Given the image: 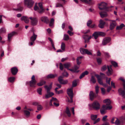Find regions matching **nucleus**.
<instances>
[{
  "label": "nucleus",
  "instance_id": "25",
  "mask_svg": "<svg viewBox=\"0 0 125 125\" xmlns=\"http://www.w3.org/2000/svg\"><path fill=\"white\" fill-rule=\"evenodd\" d=\"M37 37V35H36L34 32H33V35L31 37L30 40L31 41H33L36 40Z\"/></svg>",
  "mask_w": 125,
  "mask_h": 125
},
{
  "label": "nucleus",
  "instance_id": "5",
  "mask_svg": "<svg viewBox=\"0 0 125 125\" xmlns=\"http://www.w3.org/2000/svg\"><path fill=\"white\" fill-rule=\"evenodd\" d=\"M24 4L25 6L29 8H31L34 3L32 0H24Z\"/></svg>",
  "mask_w": 125,
  "mask_h": 125
},
{
  "label": "nucleus",
  "instance_id": "54",
  "mask_svg": "<svg viewBox=\"0 0 125 125\" xmlns=\"http://www.w3.org/2000/svg\"><path fill=\"white\" fill-rule=\"evenodd\" d=\"M63 6L60 3H56V7H62Z\"/></svg>",
  "mask_w": 125,
  "mask_h": 125
},
{
  "label": "nucleus",
  "instance_id": "40",
  "mask_svg": "<svg viewBox=\"0 0 125 125\" xmlns=\"http://www.w3.org/2000/svg\"><path fill=\"white\" fill-rule=\"evenodd\" d=\"M65 45L64 43L62 42L61 46V48L62 50L64 51L65 49Z\"/></svg>",
  "mask_w": 125,
  "mask_h": 125
},
{
  "label": "nucleus",
  "instance_id": "29",
  "mask_svg": "<svg viewBox=\"0 0 125 125\" xmlns=\"http://www.w3.org/2000/svg\"><path fill=\"white\" fill-rule=\"evenodd\" d=\"M125 27L124 24L123 23H122L119 26H117L116 29V30H121L123 27Z\"/></svg>",
  "mask_w": 125,
  "mask_h": 125
},
{
  "label": "nucleus",
  "instance_id": "18",
  "mask_svg": "<svg viewBox=\"0 0 125 125\" xmlns=\"http://www.w3.org/2000/svg\"><path fill=\"white\" fill-rule=\"evenodd\" d=\"M105 24V22L101 19L99 21V24L98 25V27L101 28H103L104 27Z\"/></svg>",
  "mask_w": 125,
  "mask_h": 125
},
{
  "label": "nucleus",
  "instance_id": "6",
  "mask_svg": "<svg viewBox=\"0 0 125 125\" xmlns=\"http://www.w3.org/2000/svg\"><path fill=\"white\" fill-rule=\"evenodd\" d=\"M92 50H90V51H89L88 50L86 49H84L82 48H80V51L81 53L83 54H87L88 55H92V54L91 51Z\"/></svg>",
  "mask_w": 125,
  "mask_h": 125
},
{
  "label": "nucleus",
  "instance_id": "31",
  "mask_svg": "<svg viewBox=\"0 0 125 125\" xmlns=\"http://www.w3.org/2000/svg\"><path fill=\"white\" fill-rule=\"evenodd\" d=\"M15 79V78L13 77H9L8 79V80L9 82L12 83L13 82Z\"/></svg>",
  "mask_w": 125,
  "mask_h": 125
},
{
  "label": "nucleus",
  "instance_id": "47",
  "mask_svg": "<svg viewBox=\"0 0 125 125\" xmlns=\"http://www.w3.org/2000/svg\"><path fill=\"white\" fill-rule=\"evenodd\" d=\"M99 36H104L105 35V33L102 32L98 31Z\"/></svg>",
  "mask_w": 125,
  "mask_h": 125
},
{
  "label": "nucleus",
  "instance_id": "39",
  "mask_svg": "<svg viewBox=\"0 0 125 125\" xmlns=\"http://www.w3.org/2000/svg\"><path fill=\"white\" fill-rule=\"evenodd\" d=\"M24 112L25 115L27 117H28L30 114V112L27 110H24Z\"/></svg>",
  "mask_w": 125,
  "mask_h": 125
},
{
  "label": "nucleus",
  "instance_id": "12",
  "mask_svg": "<svg viewBox=\"0 0 125 125\" xmlns=\"http://www.w3.org/2000/svg\"><path fill=\"white\" fill-rule=\"evenodd\" d=\"M18 69L16 67L12 68L10 69V71L12 74L13 75H16L18 72Z\"/></svg>",
  "mask_w": 125,
  "mask_h": 125
},
{
  "label": "nucleus",
  "instance_id": "28",
  "mask_svg": "<svg viewBox=\"0 0 125 125\" xmlns=\"http://www.w3.org/2000/svg\"><path fill=\"white\" fill-rule=\"evenodd\" d=\"M15 33L14 32H13L9 34L8 35V41H10L11 38L12 36L15 34Z\"/></svg>",
  "mask_w": 125,
  "mask_h": 125
},
{
  "label": "nucleus",
  "instance_id": "49",
  "mask_svg": "<svg viewBox=\"0 0 125 125\" xmlns=\"http://www.w3.org/2000/svg\"><path fill=\"white\" fill-rule=\"evenodd\" d=\"M63 78V77L62 76H60L58 78V81L60 83H61V82H62V81L63 80L62 79Z\"/></svg>",
  "mask_w": 125,
  "mask_h": 125
},
{
  "label": "nucleus",
  "instance_id": "59",
  "mask_svg": "<svg viewBox=\"0 0 125 125\" xmlns=\"http://www.w3.org/2000/svg\"><path fill=\"white\" fill-rule=\"evenodd\" d=\"M92 23V21L91 20H89L87 23V25L89 27L91 25V24Z\"/></svg>",
  "mask_w": 125,
  "mask_h": 125
},
{
  "label": "nucleus",
  "instance_id": "7",
  "mask_svg": "<svg viewBox=\"0 0 125 125\" xmlns=\"http://www.w3.org/2000/svg\"><path fill=\"white\" fill-rule=\"evenodd\" d=\"M107 4L105 2H102L99 4V8L100 10H104L106 11H108L109 10L107 9L106 7Z\"/></svg>",
  "mask_w": 125,
  "mask_h": 125
},
{
  "label": "nucleus",
  "instance_id": "30",
  "mask_svg": "<svg viewBox=\"0 0 125 125\" xmlns=\"http://www.w3.org/2000/svg\"><path fill=\"white\" fill-rule=\"evenodd\" d=\"M67 114L68 117H70L71 116V114L69 108L68 107L66 108V110L65 112Z\"/></svg>",
  "mask_w": 125,
  "mask_h": 125
},
{
  "label": "nucleus",
  "instance_id": "8",
  "mask_svg": "<svg viewBox=\"0 0 125 125\" xmlns=\"http://www.w3.org/2000/svg\"><path fill=\"white\" fill-rule=\"evenodd\" d=\"M37 81L35 80V76L33 75L31 77V80L30 82V86L32 87H35Z\"/></svg>",
  "mask_w": 125,
  "mask_h": 125
},
{
  "label": "nucleus",
  "instance_id": "63",
  "mask_svg": "<svg viewBox=\"0 0 125 125\" xmlns=\"http://www.w3.org/2000/svg\"><path fill=\"white\" fill-rule=\"evenodd\" d=\"M107 69L106 66L105 65L103 66L101 68L102 71H104L106 70Z\"/></svg>",
  "mask_w": 125,
  "mask_h": 125
},
{
  "label": "nucleus",
  "instance_id": "56",
  "mask_svg": "<svg viewBox=\"0 0 125 125\" xmlns=\"http://www.w3.org/2000/svg\"><path fill=\"white\" fill-rule=\"evenodd\" d=\"M99 87L98 85L96 86L95 87V90L96 94H98L99 92Z\"/></svg>",
  "mask_w": 125,
  "mask_h": 125
},
{
  "label": "nucleus",
  "instance_id": "11",
  "mask_svg": "<svg viewBox=\"0 0 125 125\" xmlns=\"http://www.w3.org/2000/svg\"><path fill=\"white\" fill-rule=\"evenodd\" d=\"M83 37L84 40V42L85 43H88L89 41V40L91 39L92 36H88V35H85L83 36Z\"/></svg>",
  "mask_w": 125,
  "mask_h": 125
},
{
  "label": "nucleus",
  "instance_id": "24",
  "mask_svg": "<svg viewBox=\"0 0 125 125\" xmlns=\"http://www.w3.org/2000/svg\"><path fill=\"white\" fill-rule=\"evenodd\" d=\"M101 17L102 18L106 17L108 16L107 13L106 12L102 11L99 13Z\"/></svg>",
  "mask_w": 125,
  "mask_h": 125
},
{
  "label": "nucleus",
  "instance_id": "50",
  "mask_svg": "<svg viewBox=\"0 0 125 125\" xmlns=\"http://www.w3.org/2000/svg\"><path fill=\"white\" fill-rule=\"evenodd\" d=\"M111 63L115 67H116L117 66V64L116 62L112 61L111 62Z\"/></svg>",
  "mask_w": 125,
  "mask_h": 125
},
{
  "label": "nucleus",
  "instance_id": "23",
  "mask_svg": "<svg viewBox=\"0 0 125 125\" xmlns=\"http://www.w3.org/2000/svg\"><path fill=\"white\" fill-rule=\"evenodd\" d=\"M103 102L104 103L106 104V105H107V106L111 105L110 104L111 103V102L109 99H107L104 100L103 101Z\"/></svg>",
  "mask_w": 125,
  "mask_h": 125
},
{
  "label": "nucleus",
  "instance_id": "2",
  "mask_svg": "<svg viewBox=\"0 0 125 125\" xmlns=\"http://www.w3.org/2000/svg\"><path fill=\"white\" fill-rule=\"evenodd\" d=\"M89 109H91L92 107L96 110L99 109L100 108V105L98 101H95L92 104H89L88 105Z\"/></svg>",
  "mask_w": 125,
  "mask_h": 125
},
{
  "label": "nucleus",
  "instance_id": "13",
  "mask_svg": "<svg viewBox=\"0 0 125 125\" xmlns=\"http://www.w3.org/2000/svg\"><path fill=\"white\" fill-rule=\"evenodd\" d=\"M54 95V94L52 92H47V94H46L44 96H43L42 97L44 99H47L49 97H51L52 96Z\"/></svg>",
  "mask_w": 125,
  "mask_h": 125
},
{
  "label": "nucleus",
  "instance_id": "14",
  "mask_svg": "<svg viewBox=\"0 0 125 125\" xmlns=\"http://www.w3.org/2000/svg\"><path fill=\"white\" fill-rule=\"evenodd\" d=\"M41 20L43 22L46 24H48L49 22V20L47 17L43 16L41 18Z\"/></svg>",
  "mask_w": 125,
  "mask_h": 125
},
{
  "label": "nucleus",
  "instance_id": "20",
  "mask_svg": "<svg viewBox=\"0 0 125 125\" xmlns=\"http://www.w3.org/2000/svg\"><path fill=\"white\" fill-rule=\"evenodd\" d=\"M112 67V65H110L109 67L108 65L107 66L108 71L106 73L108 76L110 75L112 73V70L111 69Z\"/></svg>",
  "mask_w": 125,
  "mask_h": 125
},
{
  "label": "nucleus",
  "instance_id": "34",
  "mask_svg": "<svg viewBox=\"0 0 125 125\" xmlns=\"http://www.w3.org/2000/svg\"><path fill=\"white\" fill-rule=\"evenodd\" d=\"M63 66L65 68H67L68 69V68H69V67H71V64L70 63H66L64 64Z\"/></svg>",
  "mask_w": 125,
  "mask_h": 125
},
{
  "label": "nucleus",
  "instance_id": "41",
  "mask_svg": "<svg viewBox=\"0 0 125 125\" xmlns=\"http://www.w3.org/2000/svg\"><path fill=\"white\" fill-rule=\"evenodd\" d=\"M54 20L53 18H52L51 19L50 23L49 24V25L50 26H52L54 24Z\"/></svg>",
  "mask_w": 125,
  "mask_h": 125
},
{
  "label": "nucleus",
  "instance_id": "16",
  "mask_svg": "<svg viewBox=\"0 0 125 125\" xmlns=\"http://www.w3.org/2000/svg\"><path fill=\"white\" fill-rule=\"evenodd\" d=\"M38 20L37 18L35 17H33V19L31 21V24L33 26H35L37 25Z\"/></svg>",
  "mask_w": 125,
  "mask_h": 125
},
{
  "label": "nucleus",
  "instance_id": "21",
  "mask_svg": "<svg viewBox=\"0 0 125 125\" xmlns=\"http://www.w3.org/2000/svg\"><path fill=\"white\" fill-rule=\"evenodd\" d=\"M118 92L120 95H121L123 98H125V92L123 90H122V89L120 88L118 90Z\"/></svg>",
  "mask_w": 125,
  "mask_h": 125
},
{
  "label": "nucleus",
  "instance_id": "3",
  "mask_svg": "<svg viewBox=\"0 0 125 125\" xmlns=\"http://www.w3.org/2000/svg\"><path fill=\"white\" fill-rule=\"evenodd\" d=\"M38 5L39 7H38L35 4L34 7V10L35 11H37L39 13L42 14L44 12L45 10L43 8L42 4L41 3H39Z\"/></svg>",
  "mask_w": 125,
  "mask_h": 125
},
{
  "label": "nucleus",
  "instance_id": "46",
  "mask_svg": "<svg viewBox=\"0 0 125 125\" xmlns=\"http://www.w3.org/2000/svg\"><path fill=\"white\" fill-rule=\"evenodd\" d=\"M69 39V36L67 34L64 35V40L65 41H67Z\"/></svg>",
  "mask_w": 125,
  "mask_h": 125
},
{
  "label": "nucleus",
  "instance_id": "42",
  "mask_svg": "<svg viewBox=\"0 0 125 125\" xmlns=\"http://www.w3.org/2000/svg\"><path fill=\"white\" fill-rule=\"evenodd\" d=\"M46 82L45 81H42L40 82V83H38L37 84V85L39 86H41L43 84H45Z\"/></svg>",
  "mask_w": 125,
  "mask_h": 125
},
{
  "label": "nucleus",
  "instance_id": "27",
  "mask_svg": "<svg viewBox=\"0 0 125 125\" xmlns=\"http://www.w3.org/2000/svg\"><path fill=\"white\" fill-rule=\"evenodd\" d=\"M18 8L17 9H14V10L16 11H21L23 9V8L21 6V4H19L18 5Z\"/></svg>",
  "mask_w": 125,
  "mask_h": 125
},
{
  "label": "nucleus",
  "instance_id": "9",
  "mask_svg": "<svg viewBox=\"0 0 125 125\" xmlns=\"http://www.w3.org/2000/svg\"><path fill=\"white\" fill-rule=\"evenodd\" d=\"M95 76L96 77L97 79V80L98 83L101 85H103L104 87L106 86L105 84H104L103 83L102 79V77L98 74H96Z\"/></svg>",
  "mask_w": 125,
  "mask_h": 125
},
{
  "label": "nucleus",
  "instance_id": "55",
  "mask_svg": "<svg viewBox=\"0 0 125 125\" xmlns=\"http://www.w3.org/2000/svg\"><path fill=\"white\" fill-rule=\"evenodd\" d=\"M101 93L103 95H104L105 93V89L104 88H101Z\"/></svg>",
  "mask_w": 125,
  "mask_h": 125
},
{
  "label": "nucleus",
  "instance_id": "52",
  "mask_svg": "<svg viewBox=\"0 0 125 125\" xmlns=\"http://www.w3.org/2000/svg\"><path fill=\"white\" fill-rule=\"evenodd\" d=\"M68 83V81L67 80H63L62 82H61L60 84H66Z\"/></svg>",
  "mask_w": 125,
  "mask_h": 125
},
{
  "label": "nucleus",
  "instance_id": "32",
  "mask_svg": "<svg viewBox=\"0 0 125 125\" xmlns=\"http://www.w3.org/2000/svg\"><path fill=\"white\" fill-rule=\"evenodd\" d=\"M48 40H49V41L51 42V44L52 45V46L53 48L54 49V50H55L56 49L55 48V47L54 44V43L53 41L49 37L48 38Z\"/></svg>",
  "mask_w": 125,
  "mask_h": 125
},
{
  "label": "nucleus",
  "instance_id": "19",
  "mask_svg": "<svg viewBox=\"0 0 125 125\" xmlns=\"http://www.w3.org/2000/svg\"><path fill=\"white\" fill-rule=\"evenodd\" d=\"M57 76V75L56 74H50L47 76L46 77L47 79H54Z\"/></svg>",
  "mask_w": 125,
  "mask_h": 125
},
{
  "label": "nucleus",
  "instance_id": "64",
  "mask_svg": "<svg viewBox=\"0 0 125 125\" xmlns=\"http://www.w3.org/2000/svg\"><path fill=\"white\" fill-rule=\"evenodd\" d=\"M70 30H68L67 31V33L71 36L73 35V33Z\"/></svg>",
  "mask_w": 125,
  "mask_h": 125
},
{
  "label": "nucleus",
  "instance_id": "60",
  "mask_svg": "<svg viewBox=\"0 0 125 125\" xmlns=\"http://www.w3.org/2000/svg\"><path fill=\"white\" fill-rule=\"evenodd\" d=\"M60 70H62L63 69V65L62 64L60 63Z\"/></svg>",
  "mask_w": 125,
  "mask_h": 125
},
{
  "label": "nucleus",
  "instance_id": "43",
  "mask_svg": "<svg viewBox=\"0 0 125 125\" xmlns=\"http://www.w3.org/2000/svg\"><path fill=\"white\" fill-rule=\"evenodd\" d=\"M62 75L63 77H67L68 76V74L67 72L65 71L62 73Z\"/></svg>",
  "mask_w": 125,
  "mask_h": 125
},
{
  "label": "nucleus",
  "instance_id": "17",
  "mask_svg": "<svg viewBox=\"0 0 125 125\" xmlns=\"http://www.w3.org/2000/svg\"><path fill=\"white\" fill-rule=\"evenodd\" d=\"M89 96L90 99L91 100H93L94 97H96V96L95 94H94L92 91H91L89 93Z\"/></svg>",
  "mask_w": 125,
  "mask_h": 125
},
{
  "label": "nucleus",
  "instance_id": "26",
  "mask_svg": "<svg viewBox=\"0 0 125 125\" xmlns=\"http://www.w3.org/2000/svg\"><path fill=\"white\" fill-rule=\"evenodd\" d=\"M21 20L22 21H24L26 23H28L29 20L27 17L25 16L22 17L21 18Z\"/></svg>",
  "mask_w": 125,
  "mask_h": 125
},
{
  "label": "nucleus",
  "instance_id": "37",
  "mask_svg": "<svg viewBox=\"0 0 125 125\" xmlns=\"http://www.w3.org/2000/svg\"><path fill=\"white\" fill-rule=\"evenodd\" d=\"M81 1L84 2L85 3L87 4H90L93 0H80Z\"/></svg>",
  "mask_w": 125,
  "mask_h": 125
},
{
  "label": "nucleus",
  "instance_id": "35",
  "mask_svg": "<svg viewBox=\"0 0 125 125\" xmlns=\"http://www.w3.org/2000/svg\"><path fill=\"white\" fill-rule=\"evenodd\" d=\"M96 80L94 76H92L90 80L91 83H96Z\"/></svg>",
  "mask_w": 125,
  "mask_h": 125
},
{
  "label": "nucleus",
  "instance_id": "4",
  "mask_svg": "<svg viewBox=\"0 0 125 125\" xmlns=\"http://www.w3.org/2000/svg\"><path fill=\"white\" fill-rule=\"evenodd\" d=\"M112 108V107L111 105L107 106L104 105H103L102 108L100 110L101 113L102 114H104L106 113V110H110Z\"/></svg>",
  "mask_w": 125,
  "mask_h": 125
},
{
  "label": "nucleus",
  "instance_id": "45",
  "mask_svg": "<svg viewBox=\"0 0 125 125\" xmlns=\"http://www.w3.org/2000/svg\"><path fill=\"white\" fill-rule=\"evenodd\" d=\"M98 64H100L102 62V59L100 58H96Z\"/></svg>",
  "mask_w": 125,
  "mask_h": 125
},
{
  "label": "nucleus",
  "instance_id": "15",
  "mask_svg": "<svg viewBox=\"0 0 125 125\" xmlns=\"http://www.w3.org/2000/svg\"><path fill=\"white\" fill-rule=\"evenodd\" d=\"M111 38L109 37L105 38L102 41V44L103 45H105L107 43H109L111 41Z\"/></svg>",
  "mask_w": 125,
  "mask_h": 125
},
{
  "label": "nucleus",
  "instance_id": "48",
  "mask_svg": "<svg viewBox=\"0 0 125 125\" xmlns=\"http://www.w3.org/2000/svg\"><path fill=\"white\" fill-rule=\"evenodd\" d=\"M120 122L118 119H117L116 120L115 122V124L116 125H119L120 124Z\"/></svg>",
  "mask_w": 125,
  "mask_h": 125
},
{
  "label": "nucleus",
  "instance_id": "22",
  "mask_svg": "<svg viewBox=\"0 0 125 125\" xmlns=\"http://www.w3.org/2000/svg\"><path fill=\"white\" fill-rule=\"evenodd\" d=\"M52 83H51L49 85V86L47 85H45L44 86V88L47 90V92H50V90H51L52 87Z\"/></svg>",
  "mask_w": 125,
  "mask_h": 125
},
{
  "label": "nucleus",
  "instance_id": "36",
  "mask_svg": "<svg viewBox=\"0 0 125 125\" xmlns=\"http://www.w3.org/2000/svg\"><path fill=\"white\" fill-rule=\"evenodd\" d=\"M74 69L68 68V70H69L72 72H74L76 70L78 69V67L77 66L75 65L74 66Z\"/></svg>",
  "mask_w": 125,
  "mask_h": 125
},
{
  "label": "nucleus",
  "instance_id": "62",
  "mask_svg": "<svg viewBox=\"0 0 125 125\" xmlns=\"http://www.w3.org/2000/svg\"><path fill=\"white\" fill-rule=\"evenodd\" d=\"M82 73L83 74L84 76L85 75H87L89 73V72L87 71H86L83 73Z\"/></svg>",
  "mask_w": 125,
  "mask_h": 125
},
{
  "label": "nucleus",
  "instance_id": "53",
  "mask_svg": "<svg viewBox=\"0 0 125 125\" xmlns=\"http://www.w3.org/2000/svg\"><path fill=\"white\" fill-rule=\"evenodd\" d=\"M6 31L5 29L4 28H1L0 30V33H5Z\"/></svg>",
  "mask_w": 125,
  "mask_h": 125
},
{
  "label": "nucleus",
  "instance_id": "51",
  "mask_svg": "<svg viewBox=\"0 0 125 125\" xmlns=\"http://www.w3.org/2000/svg\"><path fill=\"white\" fill-rule=\"evenodd\" d=\"M37 110L38 111H40L42 110L43 107L42 106L40 105H38L37 106Z\"/></svg>",
  "mask_w": 125,
  "mask_h": 125
},
{
  "label": "nucleus",
  "instance_id": "58",
  "mask_svg": "<svg viewBox=\"0 0 125 125\" xmlns=\"http://www.w3.org/2000/svg\"><path fill=\"white\" fill-rule=\"evenodd\" d=\"M100 118H98L97 119L95 120H94V124H95L96 123L100 121Z\"/></svg>",
  "mask_w": 125,
  "mask_h": 125
},
{
  "label": "nucleus",
  "instance_id": "10",
  "mask_svg": "<svg viewBox=\"0 0 125 125\" xmlns=\"http://www.w3.org/2000/svg\"><path fill=\"white\" fill-rule=\"evenodd\" d=\"M111 21V22L110 23L109 28L110 30H112L116 26L117 23L116 22V21L115 20Z\"/></svg>",
  "mask_w": 125,
  "mask_h": 125
},
{
  "label": "nucleus",
  "instance_id": "38",
  "mask_svg": "<svg viewBox=\"0 0 125 125\" xmlns=\"http://www.w3.org/2000/svg\"><path fill=\"white\" fill-rule=\"evenodd\" d=\"M97 115H94L91 114V119L93 120H95L97 117Z\"/></svg>",
  "mask_w": 125,
  "mask_h": 125
},
{
  "label": "nucleus",
  "instance_id": "44",
  "mask_svg": "<svg viewBox=\"0 0 125 125\" xmlns=\"http://www.w3.org/2000/svg\"><path fill=\"white\" fill-rule=\"evenodd\" d=\"M42 88H38L37 90V91L38 93L40 95H42Z\"/></svg>",
  "mask_w": 125,
  "mask_h": 125
},
{
  "label": "nucleus",
  "instance_id": "1",
  "mask_svg": "<svg viewBox=\"0 0 125 125\" xmlns=\"http://www.w3.org/2000/svg\"><path fill=\"white\" fill-rule=\"evenodd\" d=\"M77 81L76 80H74L72 82V86L69 88H68L67 90V93L70 98L69 100L68 98V102L69 103H72L73 102V87H76L77 85Z\"/></svg>",
  "mask_w": 125,
  "mask_h": 125
},
{
  "label": "nucleus",
  "instance_id": "33",
  "mask_svg": "<svg viewBox=\"0 0 125 125\" xmlns=\"http://www.w3.org/2000/svg\"><path fill=\"white\" fill-rule=\"evenodd\" d=\"M93 36L94 37L95 39H96L99 36L98 32H94L93 34Z\"/></svg>",
  "mask_w": 125,
  "mask_h": 125
},
{
  "label": "nucleus",
  "instance_id": "61",
  "mask_svg": "<svg viewBox=\"0 0 125 125\" xmlns=\"http://www.w3.org/2000/svg\"><path fill=\"white\" fill-rule=\"evenodd\" d=\"M52 100L53 101H54V102H56L57 103H58V101L57 100V98H55L52 97Z\"/></svg>",
  "mask_w": 125,
  "mask_h": 125
},
{
  "label": "nucleus",
  "instance_id": "57",
  "mask_svg": "<svg viewBox=\"0 0 125 125\" xmlns=\"http://www.w3.org/2000/svg\"><path fill=\"white\" fill-rule=\"evenodd\" d=\"M106 82L107 83H108L109 85H110V82L111 80V78H110L108 80V78L107 77H106Z\"/></svg>",
  "mask_w": 125,
  "mask_h": 125
}]
</instances>
